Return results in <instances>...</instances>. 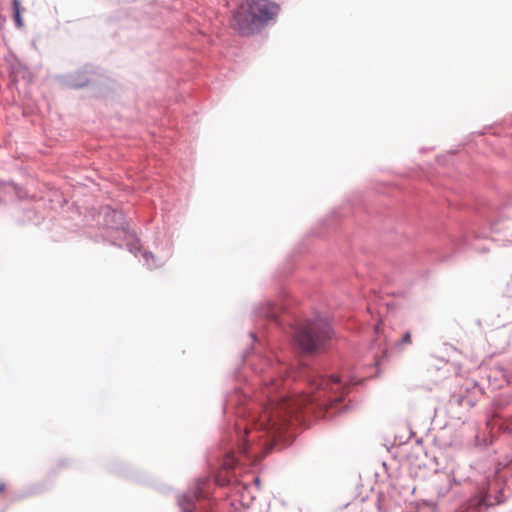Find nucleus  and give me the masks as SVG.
I'll use <instances>...</instances> for the list:
<instances>
[{
  "label": "nucleus",
  "mask_w": 512,
  "mask_h": 512,
  "mask_svg": "<svg viewBox=\"0 0 512 512\" xmlns=\"http://www.w3.org/2000/svg\"><path fill=\"white\" fill-rule=\"evenodd\" d=\"M236 465H237V459L233 453H229L224 457L223 463H222V466L224 469L231 470V469H234L236 467Z\"/></svg>",
  "instance_id": "obj_7"
},
{
  "label": "nucleus",
  "mask_w": 512,
  "mask_h": 512,
  "mask_svg": "<svg viewBox=\"0 0 512 512\" xmlns=\"http://www.w3.org/2000/svg\"><path fill=\"white\" fill-rule=\"evenodd\" d=\"M331 337L330 324L323 319L305 323L295 334L297 344L306 353H313L324 348Z\"/></svg>",
  "instance_id": "obj_2"
},
{
  "label": "nucleus",
  "mask_w": 512,
  "mask_h": 512,
  "mask_svg": "<svg viewBox=\"0 0 512 512\" xmlns=\"http://www.w3.org/2000/svg\"><path fill=\"white\" fill-rule=\"evenodd\" d=\"M346 384L354 385L356 382L340 378L339 376H331L330 378L319 376L311 380V385L321 388L322 390L329 389L335 393L345 389Z\"/></svg>",
  "instance_id": "obj_5"
},
{
  "label": "nucleus",
  "mask_w": 512,
  "mask_h": 512,
  "mask_svg": "<svg viewBox=\"0 0 512 512\" xmlns=\"http://www.w3.org/2000/svg\"><path fill=\"white\" fill-rule=\"evenodd\" d=\"M412 343V335L410 332H406L401 338V344L409 345Z\"/></svg>",
  "instance_id": "obj_8"
},
{
  "label": "nucleus",
  "mask_w": 512,
  "mask_h": 512,
  "mask_svg": "<svg viewBox=\"0 0 512 512\" xmlns=\"http://www.w3.org/2000/svg\"><path fill=\"white\" fill-rule=\"evenodd\" d=\"M4 491H5V484L0 483V494L4 493Z\"/></svg>",
  "instance_id": "obj_11"
},
{
  "label": "nucleus",
  "mask_w": 512,
  "mask_h": 512,
  "mask_svg": "<svg viewBox=\"0 0 512 512\" xmlns=\"http://www.w3.org/2000/svg\"><path fill=\"white\" fill-rule=\"evenodd\" d=\"M14 13H21L22 7L20 0H12Z\"/></svg>",
  "instance_id": "obj_10"
},
{
  "label": "nucleus",
  "mask_w": 512,
  "mask_h": 512,
  "mask_svg": "<svg viewBox=\"0 0 512 512\" xmlns=\"http://www.w3.org/2000/svg\"><path fill=\"white\" fill-rule=\"evenodd\" d=\"M244 13H252L253 24H258L259 31L263 29L270 21L274 20L280 7L270 0H245Z\"/></svg>",
  "instance_id": "obj_3"
},
{
  "label": "nucleus",
  "mask_w": 512,
  "mask_h": 512,
  "mask_svg": "<svg viewBox=\"0 0 512 512\" xmlns=\"http://www.w3.org/2000/svg\"><path fill=\"white\" fill-rule=\"evenodd\" d=\"M14 21L18 28L23 27V19H22L21 13H14Z\"/></svg>",
  "instance_id": "obj_9"
},
{
  "label": "nucleus",
  "mask_w": 512,
  "mask_h": 512,
  "mask_svg": "<svg viewBox=\"0 0 512 512\" xmlns=\"http://www.w3.org/2000/svg\"><path fill=\"white\" fill-rule=\"evenodd\" d=\"M271 448H272V444H270L269 446H267V447L265 448V453H268V452H269V450H271Z\"/></svg>",
  "instance_id": "obj_12"
},
{
  "label": "nucleus",
  "mask_w": 512,
  "mask_h": 512,
  "mask_svg": "<svg viewBox=\"0 0 512 512\" xmlns=\"http://www.w3.org/2000/svg\"><path fill=\"white\" fill-rule=\"evenodd\" d=\"M207 482H208L207 479L199 480L196 483V488L191 497L188 495H183L179 499V505L181 506L183 512H193L194 511L193 499H201L206 496L203 488L207 484Z\"/></svg>",
  "instance_id": "obj_6"
},
{
  "label": "nucleus",
  "mask_w": 512,
  "mask_h": 512,
  "mask_svg": "<svg viewBox=\"0 0 512 512\" xmlns=\"http://www.w3.org/2000/svg\"><path fill=\"white\" fill-rule=\"evenodd\" d=\"M244 2L234 11L231 26L242 36H251L259 32L258 24H253V14L244 13Z\"/></svg>",
  "instance_id": "obj_4"
},
{
  "label": "nucleus",
  "mask_w": 512,
  "mask_h": 512,
  "mask_svg": "<svg viewBox=\"0 0 512 512\" xmlns=\"http://www.w3.org/2000/svg\"><path fill=\"white\" fill-rule=\"evenodd\" d=\"M281 381L272 380L265 386L262 393L267 398L262 413L257 419H253L251 427L244 428V438L240 446L243 455L249 454V442L251 434L257 431H265V434L273 440L280 437L290 419L307 405L319 401L318 396L309 395L286 396L279 392Z\"/></svg>",
  "instance_id": "obj_1"
}]
</instances>
